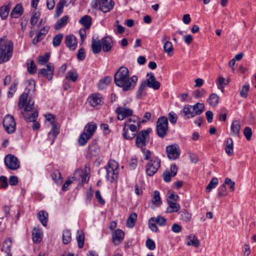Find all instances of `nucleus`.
Segmentation results:
<instances>
[{"instance_id": "f257e3e1", "label": "nucleus", "mask_w": 256, "mask_h": 256, "mask_svg": "<svg viewBox=\"0 0 256 256\" xmlns=\"http://www.w3.org/2000/svg\"><path fill=\"white\" fill-rule=\"evenodd\" d=\"M30 88H26V91L20 96L18 102V110H22V114L24 120L29 122H33L32 128L37 130L40 127V124L36 121L38 116V112L34 108V101L28 97Z\"/></svg>"}, {"instance_id": "f03ea898", "label": "nucleus", "mask_w": 256, "mask_h": 256, "mask_svg": "<svg viewBox=\"0 0 256 256\" xmlns=\"http://www.w3.org/2000/svg\"><path fill=\"white\" fill-rule=\"evenodd\" d=\"M138 80V77L136 76L130 78L128 70L124 66L120 68L114 76L116 85L122 88L124 92L133 89L136 85Z\"/></svg>"}, {"instance_id": "7ed1b4c3", "label": "nucleus", "mask_w": 256, "mask_h": 256, "mask_svg": "<svg viewBox=\"0 0 256 256\" xmlns=\"http://www.w3.org/2000/svg\"><path fill=\"white\" fill-rule=\"evenodd\" d=\"M140 122L138 117L133 116L128 119L124 124L123 136L126 140L134 138L139 129Z\"/></svg>"}, {"instance_id": "20e7f679", "label": "nucleus", "mask_w": 256, "mask_h": 256, "mask_svg": "<svg viewBox=\"0 0 256 256\" xmlns=\"http://www.w3.org/2000/svg\"><path fill=\"white\" fill-rule=\"evenodd\" d=\"M13 44L9 40L0 38V64L8 62L12 56Z\"/></svg>"}, {"instance_id": "39448f33", "label": "nucleus", "mask_w": 256, "mask_h": 256, "mask_svg": "<svg viewBox=\"0 0 256 256\" xmlns=\"http://www.w3.org/2000/svg\"><path fill=\"white\" fill-rule=\"evenodd\" d=\"M118 164L116 161L111 160L108 161L106 170V178L108 181L112 182L118 178Z\"/></svg>"}, {"instance_id": "423d86ee", "label": "nucleus", "mask_w": 256, "mask_h": 256, "mask_svg": "<svg viewBox=\"0 0 256 256\" xmlns=\"http://www.w3.org/2000/svg\"><path fill=\"white\" fill-rule=\"evenodd\" d=\"M168 132V120L166 116L159 118L156 122V134L162 138L165 137Z\"/></svg>"}, {"instance_id": "0eeeda50", "label": "nucleus", "mask_w": 256, "mask_h": 256, "mask_svg": "<svg viewBox=\"0 0 256 256\" xmlns=\"http://www.w3.org/2000/svg\"><path fill=\"white\" fill-rule=\"evenodd\" d=\"M92 5L94 8H98L102 12H107L112 8L114 2L112 0H93Z\"/></svg>"}, {"instance_id": "6e6552de", "label": "nucleus", "mask_w": 256, "mask_h": 256, "mask_svg": "<svg viewBox=\"0 0 256 256\" xmlns=\"http://www.w3.org/2000/svg\"><path fill=\"white\" fill-rule=\"evenodd\" d=\"M160 166V160L156 156H153L146 166V172L149 176H154Z\"/></svg>"}, {"instance_id": "1a4fd4ad", "label": "nucleus", "mask_w": 256, "mask_h": 256, "mask_svg": "<svg viewBox=\"0 0 256 256\" xmlns=\"http://www.w3.org/2000/svg\"><path fill=\"white\" fill-rule=\"evenodd\" d=\"M151 130L148 128L145 130L140 132L136 138V144L137 146L142 148L146 146V142L149 140V133Z\"/></svg>"}, {"instance_id": "9d476101", "label": "nucleus", "mask_w": 256, "mask_h": 256, "mask_svg": "<svg viewBox=\"0 0 256 256\" xmlns=\"http://www.w3.org/2000/svg\"><path fill=\"white\" fill-rule=\"evenodd\" d=\"M3 126L8 133L12 134L14 132L16 123L14 116L10 114L6 115L3 120Z\"/></svg>"}, {"instance_id": "9b49d317", "label": "nucleus", "mask_w": 256, "mask_h": 256, "mask_svg": "<svg viewBox=\"0 0 256 256\" xmlns=\"http://www.w3.org/2000/svg\"><path fill=\"white\" fill-rule=\"evenodd\" d=\"M4 163L7 168L10 170H16L20 167L18 160L12 154H8L5 157Z\"/></svg>"}, {"instance_id": "f8f14e48", "label": "nucleus", "mask_w": 256, "mask_h": 256, "mask_svg": "<svg viewBox=\"0 0 256 256\" xmlns=\"http://www.w3.org/2000/svg\"><path fill=\"white\" fill-rule=\"evenodd\" d=\"M166 151L170 159L176 160L180 154V150L177 144H173L166 146Z\"/></svg>"}, {"instance_id": "ddd939ff", "label": "nucleus", "mask_w": 256, "mask_h": 256, "mask_svg": "<svg viewBox=\"0 0 256 256\" xmlns=\"http://www.w3.org/2000/svg\"><path fill=\"white\" fill-rule=\"evenodd\" d=\"M90 105L94 108L102 105L103 104V98L99 94H92L87 100Z\"/></svg>"}, {"instance_id": "4468645a", "label": "nucleus", "mask_w": 256, "mask_h": 256, "mask_svg": "<svg viewBox=\"0 0 256 256\" xmlns=\"http://www.w3.org/2000/svg\"><path fill=\"white\" fill-rule=\"evenodd\" d=\"M116 112L118 114V119L122 120L126 117L132 116L133 114V111L132 109L124 106L118 108Z\"/></svg>"}, {"instance_id": "2eb2a0df", "label": "nucleus", "mask_w": 256, "mask_h": 256, "mask_svg": "<svg viewBox=\"0 0 256 256\" xmlns=\"http://www.w3.org/2000/svg\"><path fill=\"white\" fill-rule=\"evenodd\" d=\"M147 76H149L146 81L148 87L152 88L155 90L159 89L160 86V84L156 80V78L154 74L152 73L148 74Z\"/></svg>"}, {"instance_id": "dca6fc26", "label": "nucleus", "mask_w": 256, "mask_h": 256, "mask_svg": "<svg viewBox=\"0 0 256 256\" xmlns=\"http://www.w3.org/2000/svg\"><path fill=\"white\" fill-rule=\"evenodd\" d=\"M46 68H42L38 72V74L42 75L48 80H51L54 75V66L52 64L46 66Z\"/></svg>"}, {"instance_id": "f3484780", "label": "nucleus", "mask_w": 256, "mask_h": 256, "mask_svg": "<svg viewBox=\"0 0 256 256\" xmlns=\"http://www.w3.org/2000/svg\"><path fill=\"white\" fill-rule=\"evenodd\" d=\"M102 48L104 52H109L112 50L114 43L112 38L110 36H105L100 40Z\"/></svg>"}, {"instance_id": "a211bd4d", "label": "nucleus", "mask_w": 256, "mask_h": 256, "mask_svg": "<svg viewBox=\"0 0 256 256\" xmlns=\"http://www.w3.org/2000/svg\"><path fill=\"white\" fill-rule=\"evenodd\" d=\"M178 172V168L176 164H172L170 166V170H166L164 172L162 176L164 180L168 182L170 181L171 177L174 176Z\"/></svg>"}, {"instance_id": "6ab92c4d", "label": "nucleus", "mask_w": 256, "mask_h": 256, "mask_svg": "<svg viewBox=\"0 0 256 256\" xmlns=\"http://www.w3.org/2000/svg\"><path fill=\"white\" fill-rule=\"evenodd\" d=\"M49 26H45L42 28L40 29V32L37 35L34 37L32 40V43L34 44H38L39 42L42 40L44 38L45 36L50 30Z\"/></svg>"}, {"instance_id": "aec40b11", "label": "nucleus", "mask_w": 256, "mask_h": 256, "mask_svg": "<svg viewBox=\"0 0 256 256\" xmlns=\"http://www.w3.org/2000/svg\"><path fill=\"white\" fill-rule=\"evenodd\" d=\"M66 46L71 50H74L77 46V40L72 34L67 36L65 38Z\"/></svg>"}, {"instance_id": "412c9836", "label": "nucleus", "mask_w": 256, "mask_h": 256, "mask_svg": "<svg viewBox=\"0 0 256 256\" xmlns=\"http://www.w3.org/2000/svg\"><path fill=\"white\" fill-rule=\"evenodd\" d=\"M74 175V176L72 178L74 180L79 179V178H80L82 182L86 183L88 181L89 176L88 174L81 170H76Z\"/></svg>"}, {"instance_id": "4be33fe9", "label": "nucleus", "mask_w": 256, "mask_h": 256, "mask_svg": "<svg viewBox=\"0 0 256 256\" xmlns=\"http://www.w3.org/2000/svg\"><path fill=\"white\" fill-rule=\"evenodd\" d=\"M97 128L96 124L93 122H88L84 126L83 132L92 138Z\"/></svg>"}, {"instance_id": "5701e85b", "label": "nucleus", "mask_w": 256, "mask_h": 256, "mask_svg": "<svg viewBox=\"0 0 256 256\" xmlns=\"http://www.w3.org/2000/svg\"><path fill=\"white\" fill-rule=\"evenodd\" d=\"M124 234L120 229H117L112 234V240L115 245L119 244L123 240Z\"/></svg>"}, {"instance_id": "b1692460", "label": "nucleus", "mask_w": 256, "mask_h": 256, "mask_svg": "<svg viewBox=\"0 0 256 256\" xmlns=\"http://www.w3.org/2000/svg\"><path fill=\"white\" fill-rule=\"evenodd\" d=\"M58 133L59 130L58 124H54L48 134V140L50 141L51 144L54 142Z\"/></svg>"}, {"instance_id": "393cba45", "label": "nucleus", "mask_w": 256, "mask_h": 256, "mask_svg": "<svg viewBox=\"0 0 256 256\" xmlns=\"http://www.w3.org/2000/svg\"><path fill=\"white\" fill-rule=\"evenodd\" d=\"M194 112L192 106L189 104L186 105L182 110V113L187 118H192L196 116Z\"/></svg>"}, {"instance_id": "a878e982", "label": "nucleus", "mask_w": 256, "mask_h": 256, "mask_svg": "<svg viewBox=\"0 0 256 256\" xmlns=\"http://www.w3.org/2000/svg\"><path fill=\"white\" fill-rule=\"evenodd\" d=\"M240 122L238 120H234L232 122L231 126V134L234 136H238L240 134Z\"/></svg>"}, {"instance_id": "bb28decb", "label": "nucleus", "mask_w": 256, "mask_h": 256, "mask_svg": "<svg viewBox=\"0 0 256 256\" xmlns=\"http://www.w3.org/2000/svg\"><path fill=\"white\" fill-rule=\"evenodd\" d=\"M42 234L41 230L34 228L32 230V240L34 243L37 244L40 242L42 240Z\"/></svg>"}, {"instance_id": "cd10ccee", "label": "nucleus", "mask_w": 256, "mask_h": 256, "mask_svg": "<svg viewBox=\"0 0 256 256\" xmlns=\"http://www.w3.org/2000/svg\"><path fill=\"white\" fill-rule=\"evenodd\" d=\"M92 49L94 54H99L102 49L100 40L92 39Z\"/></svg>"}, {"instance_id": "c85d7f7f", "label": "nucleus", "mask_w": 256, "mask_h": 256, "mask_svg": "<svg viewBox=\"0 0 256 256\" xmlns=\"http://www.w3.org/2000/svg\"><path fill=\"white\" fill-rule=\"evenodd\" d=\"M23 8L21 4H18L12 10L10 16L14 18H18L22 15Z\"/></svg>"}, {"instance_id": "c756f323", "label": "nucleus", "mask_w": 256, "mask_h": 256, "mask_svg": "<svg viewBox=\"0 0 256 256\" xmlns=\"http://www.w3.org/2000/svg\"><path fill=\"white\" fill-rule=\"evenodd\" d=\"M163 48L164 52L166 53L168 56H172L173 55L174 49L172 42L167 40L164 42Z\"/></svg>"}, {"instance_id": "7c9ffc66", "label": "nucleus", "mask_w": 256, "mask_h": 256, "mask_svg": "<svg viewBox=\"0 0 256 256\" xmlns=\"http://www.w3.org/2000/svg\"><path fill=\"white\" fill-rule=\"evenodd\" d=\"M147 87L148 86L146 81H142L139 86L138 90L137 91L136 96L138 98H141L143 96L146 94L144 91L146 89Z\"/></svg>"}, {"instance_id": "2f4dec72", "label": "nucleus", "mask_w": 256, "mask_h": 256, "mask_svg": "<svg viewBox=\"0 0 256 256\" xmlns=\"http://www.w3.org/2000/svg\"><path fill=\"white\" fill-rule=\"evenodd\" d=\"M188 242L186 244L188 246H192L196 248H198L200 245V241L194 235H190L187 236Z\"/></svg>"}, {"instance_id": "473e14b6", "label": "nucleus", "mask_w": 256, "mask_h": 256, "mask_svg": "<svg viewBox=\"0 0 256 256\" xmlns=\"http://www.w3.org/2000/svg\"><path fill=\"white\" fill-rule=\"evenodd\" d=\"M38 218L44 226H46L48 220V214L44 210H41L38 214Z\"/></svg>"}, {"instance_id": "72a5a7b5", "label": "nucleus", "mask_w": 256, "mask_h": 256, "mask_svg": "<svg viewBox=\"0 0 256 256\" xmlns=\"http://www.w3.org/2000/svg\"><path fill=\"white\" fill-rule=\"evenodd\" d=\"M233 148L234 144L232 138H227L226 140V152L229 156L233 154Z\"/></svg>"}, {"instance_id": "f704fd0d", "label": "nucleus", "mask_w": 256, "mask_h": 256, "mask_svg": "<svg viewBox=\"0 0 256 256\" xmlns=\"http://www.w3.org/2000/svg\"><path fill=\"white\" fill-rule=\"evenodd\" d=\"M68 16H64L57 21L55 24L54 28L56 30H60L64 26L68 23Z\"/></svg>"}, {"instance_id": "c9c22d12", "label": "nucleus", "mask_w": 256, "mask_h": 256, "mask_svg": "<svg viewBox=\"0 0 256 256\" xmlns=\"http://www.w3.org/2000/svg\"><path fill=\"white\" fill-rule=\"evenodd\" d=\"M79 22L84 26L85 28L88 29L91 26L92 18L90 16L86 15L82 17Z\"/></svg>"}, {"instance_id": "e433bc0d", "label": "nucleus", "mask_w": 256, "mask_h": 256, "mask_svg": "<svg viewBox=\"0 0 256 256\" xmlns=\"http://www.w3.org/2000/svg\"><path fill=\"white\" fill-rule=\"evenodd\" d=\"M137 218V214L135 212L132 213L128 218L126 221V226L132 228L134 226Z\"/></svg>"}, {"instance_id": "4c0bfd02", "label": "nucleus", "mask_w": 256, "mask_h": 256, "mask_svg": "<svg viewBox=\"0 0 256 256\" xmlns=\"http://www.w3.org/2000/svg\"><path fill=\"white\" fill-rule=\"evenodd\" d=\"M76 240L79 248H82L84 246V235L82 230L77 231Z\"/></svg>"}, {"instance_id": "58836bf2", "label": "nucleus", "mask_w": 256, "mask_h": 256, "mask_svg": "<svg viewBox=\"0 0 256 256\" xmlns=\"http://www.w3.org/2000/svg\"><path fill=\"white\" fill-rule=\"evenodd\" d=\"M219 101V97L216 94H211L208 100V103L212 106H216Z\"/></svg>"}, {"instance_id": "ea45409f", "label": "nucleus", "mask_w": 256, "mask_h": 256, "mask_svg": "<svg viewBox=\"0 0 256 256\" xmlns=\"http://www.w3.org/2000/svg\"><path fill=\"white\" fill-rule=\"evenodd\" d=\"M168 204L169 208L170 209L169 211L170 212H177L180 209V205L178 203L176 202H173L169 200H168Z\"/></svg>"}, {"instance_id": "a19ab883", "label": "nucleus", "mask_w": 256, "mask_h": 256, "mask_svg": "<svg viewBox=\"0 0 256 256\" xmlns=\"http://www.w3.org/2000/svg\"><path fill=\"white\" fill-rule=\"evenodd\" d=\"M112 78L110 76H106L104 79L100 80L98 84V88L102 90L106 88L111 82Z\"/></svg>"}, {"instance_id": "79ce46f5", "label": "nucleus", "mask_w": 256, "mask_h": 256, "mask_svg": "<svg viewBox=\"0 0 256 256\" xmlns=\"http://www.w3.org/2000/svg\"><path fill=\"white\" fill-rule=\"evenodd\" d=\"M10 7V6H2L0 9V16L2 20H6L8 16Z\"/></svg>"}, {"instance_id": "37998d69", "label": "nucleus", "mask_w": 256, "mask_h": 256, "mask_svg": "<svg viewBox=\"0 0 256 256\" xmlns=\"http://www.w3.org/2000/svg\"><path fill=\"white\" fill-rule=\"evenodd\" d=\"M12 244V240L10 238L6 240L3 243L2 250L4 251L7 254H10Z\"/></svg>"}, {"instance_id": "c03bdc74", "label": "nucleus", "mask_w": 256, "mask_h": 256, "mask_svg": "<svg viewBox=\"0 0 256 256\" xmlns=\"http://www.w3.org/2000/svg\"><path fill=\"white\" fill-rule=\"evenodd\" d=\"M194 110V114L197 115H200L204 111V105L202 103L198 102L192 106Z\"/></svg>"}, {"instance_id": "a18cd8bd", "label": "nucleus", "mask_w": 256, "mask_h": 256, "mask_svg": "<svg viewBox=\"0 0 256 256\" xmlns=\"http://www.w3.org/2000/svg\"><path fill=\"white\" fill-rule=\"evenodd\" d=\"M78 78V74L75 70L68 71L66 76V79L68 80H71L73 82L76 81Z\"/></svg>"}, {"instance_id": "49530a36", "label": "nucleus", "mask_w": 256, "mask_h": 256, "mask_svg": "<svg viewBox=\"0 0 256 256\" xmlns=\"http://www.w3.org/2000/svg\"><path fill=\"white\" fill-rule=\"evenodd\" d=\"M52 178L58 184H60L62 182V175L58 170H54L52 174Z\"/></svg>"}, {"instance_id": "de8ad7c7", "label": "nucleus", "mask_w": 256, "mask_h": 256, "mask_svg": "<svg viewBox=\"0 0 256 256\" xmlns=\"http://www.w3.org/2000/svg\"><path fill=\"white\" fill-rule=\"evenodd\" d=\"M180 219L186 222H189L191 220L192 214L187 210H183L180 212Z\"/></svg>"}, {"instance_id": "09e8293b", "label": "nucleus", "mask_w": 256, "mask_h": 256, "mask_svg": "<svg viewBox=\"0 0 256 256\" xmlns=\"http://www.w3.org/2000/svg\"><path fill=\"white\" fill-rule=\"evenodd\" d=\"M62 240L64 244H68L72 240L71 233L69 230H66L64 231Z\"/></svg>"}, {"instance_id": "8fccbe9b", "label": "nucleus", "mask_w": 256, "mask_h": 256, "mask_svg": "<svg viewBox=\"0 0 256 256\" xmlns=\"http://www.w3.org/2000/svg\"><path fill=\"white\" fill-rule=\"evenodd\" d=\"M91 138L90 136H87L85 132H82L80 136L78 142L80 146H84L88 140Z\"/></svg>"}, {"instance_id": "3c124183", "label": "nucleus", "mask_w": 256, "mask_h": 256, "mask_svg": "<svg viewBox=\"0 0 256 256\" xmlns=\"http://www.w3.org/2000/svg\"><path fill=\"white\" fill-rule=\"evenodd\" d=\"M218 184V179L216 178H212L206 186V190L207 192H209L212 189L215 188Z\"/></svg>"}, {"instance_id": "603ef678", "label": "nucleus", "mask_w": 256, "mask_h": 256, "mask_svg": "<svg viewBox=\"0 0 256 256\" xmlns=\"http://www.w3.org/2000/svg\"><path fill=\"white\" fill-rule=\"evenodd\" d=\"M152 202L160 206L162 204L160 192L158 190H155L154 193L153 198L152 199Z\"/></svg>"}, {"instance_id": "864d4df0", "label": "nucleus", "mask_w": 256, "mask_h": 256, "mask_svg": "<svg viewBox=\"0 0 256 256\" xmlns=\"http://www.w3.org/2000/svg\"><path fill=\"white\" fill-rule=\"evenodd\" d=\"M156 222L154 221V218H151L148 220L149 228H150L154 232H158V228L157 227Z\"/></svg>"}, {"instance_id": "5fc2aeb1", "label": "nucleus", "mask_w": 256, "mask_h": 256, "mask_svg": "<svg viewBox=\"0 0 256 256\" xmlns=\"http://www.w3.org/2000/svg\"><path fill=\"white\" fill-rule=\"evenodd\" d=\"M63 36L62 34H58L56 35L53 38L52 44L54 46H58L62 39Z\"/></svg>"}, {"instance_id": "6e6d98bb", "label": "nucleus", "mask_w": 256, "mask_h": 256, "mask_svg": "<svg viewBox=\"0 0 256 256\" xmlns=\"http://www.w3.org/2000/svg\"><path fill=\"white\" fill-rule=\"evenodd\" d=\"M154 221L160 226H164L166 225V220L161 216L154 218Z\"/></svg>"}, {"instance_id": "4d7b16f0", "label": "nucleus", "mask_w": 256, "mask_h": 256, "mask_svg": "<svg viewBox=\"0 0 256 256\" xmlns=\"http://www.w3.org/2000/svg\"><path fill=\"white\" fill-rule=\"evenodd\" d=\"M50 55L48 53H46L43 56H40L38 60L40 64L42 65H44L46 64L49 60Z\"/></svg>"}, {"instance_id": "13d9d810", "label": "nucleus", "mask_w": 256, "mask_h": 256, "mask_svg": "<svg viewBox=\"0 0 256 256\" xmlns=\"http://www.w3.org/2000/svg\"><path fill=\"white\" fill-rule=\"evenodd\" d=\"M36 66L34 62L32 60L28 65V71L30 74H34L36 72Z\"/></svg>"}, {"instance_id": "bf43d9fd", "label": "nucleus", "mask_w": 256, "mask_h": 256, "mask_svg": "<svg viewBox=\"0 0 256 256\" xmlns=\"http://www.w3.org/2000/svg\"><path fill=\"white\" fill-rule=\"evenodd\" d=\"M227 190L225 184H223L218 188V195L220 196H224L227 195Z\"/></svg>"}, {"instance_id": "052dcab7", "label": "nucleus", "mask_w": 256, "mask_h": 256, "mask_svg": "<svg viewBox=\"0 0 256 256\" xmlns=\"http://www.w3.org/2000/svg\"><path fill=\"white\" fill-rule=\"evenodd\" d=\"M250 86L248 84H246L243 86L242 90L240 92V96L243 98L248 96V93L249 90Z\"/></svg>"}, {"instance_id": "680f3d73", "label": "nucleus", "mask_w": 256, "mask_h": 256, "mask_svg": "<svg viewBox=\"0 0 256 256\" xmlns=\"http://www.w3.org/2000/svg\"><path fill=\"white\" fill-rule=\"evenodd\" d=\"M244 134L247 140H250L252 135V129L248 126L246 127L244 131Z\"/></svg>"}, {"instance_id": "e2e57ef3", "label": "nucleus", "mask_w": 256, "mask_h": 256, "mask_svg": "<svg viewBox=\"0 0 256 256\" xmlns=\"http://www.w3.org/2000/svg\"><path fill=\"white\" fill-rule=\"evenodd\" d=\"M40 16V13L39 12L34 13L30 18V24L32 26H35Z\"/></svg>"}, {"instance_id": "0e129e2a", "label": "nucleus", "mask_w": 256, "mask_h": 256, "mask_svg": "<svg viewBox=\"0 0 256 256\" xmlns=\"http://www.w3.org/2000/svg\"><path fill=\"white\" fill-rule=\"evenodd\" d=\"M146 247L150 250H154L156 248L155 243L153 240L148 238L146 241Z\"/></svg>"}, {"instance_id": "69168bd1", "label": "nucleus", "mask_w": 256, "mask_h": 256, "mask_svg": "<svg viewBox=\"0 0 256 256\" xmlns=\"http://www.w3.org/2000/svg\"><path fill=\"white\" fill-rule=\"evenodd\" d=\"M169 120L171 124H174L177 121L176 114L173 112H171L169 113Z\"/></svg>"}, {"instance_id": "338daca9", "label": "nucleus", "mask_w": 256, "mask_h": 256, "mask_svg": "<svg viewBox=\"0 0 256 256\" xmlns=\"http://www.w3.org/2000/svg\"><path fill=\"white\" fill-rule=\"evenodd\" d=\"M18 84V82L14 81L12 84V86L10 87V90L8 92V96L12 98L13 96V94L15 92L16 90V86Z\"/></svg>"}, {"instance_id": "774afa93", "label": "nucleus", "mask_w": 256, "mask_h": 256, "mask_svg": "<svg viewBox=\"0 0 256 256\" xmlns=\"http://www.w3.org/2000/svg\"><path fill=\"white\" fill-rule=\"evenodd\" d=\"M85 50L84 48H80L77 54V58L80 60H84L85 58Z\"/></svg>"}]
</instances>
